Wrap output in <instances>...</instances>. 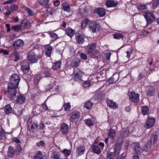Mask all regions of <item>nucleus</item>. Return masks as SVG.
Wrapping results in <instances>:
<instances>
[{
	"mask_svg": "<svg viewBox=\"0 0 159 159\" xmlns=\"http://www.w3.org/2000/svg\"><path fill=\"white\" fill-rule=\"evenodd\" d=\"M18 86L8 84V92L10 95V98L13 100L16 99V93L17 92V88Z\"/></svg>",
	"mask_w": 159,
	"mask_h": 159,
	"instance_id": "1",
	"label": "nucleus"
},
{
	"mask_svg": "<svg viewBox=\"0 0 159 159\" xmlns=\"http://www.w3.org/2000/svg\"><path fill=\"white\" fill-rule=\"evenodd\" d=\"M34 52L35 50L33 49L28 53V59L30 63H35L38 61V57L35 53Z\"/></svg>",
	"mask_w": 159,
	"mask_h": 159,
	"instance_id": "2",
	"label": "nucleus"
},
{
	"mask_svg": "<svg viewBox=\"0 0 159 159\" xmlns=\"http://www.w3.org/2000/svg\"><path fill=\"white\" fill-rule=\"evenodd\" d=\"M10 83L9 84L12 85L18 86L20 78L19 75L16 74H13L10 78Z\"/></svg>",
	"mask_w": 159,
	"mask_h": 159,
	"instance_id": "3",
	"label": "nucleus"
},
{
	"mask_svg": "<svg viewBox=\"0 0 159 159\" xmlns=\"http://www.w3.org/2000/svg\"><path fill=\"white\" fill-rule=\"evenodd\" d=\"M129 99L132 102L135 103H137L139 102V94L132 91L129 93Z\"/></svg>",
	"mask_w": 159,
	"mask_h": 159,
	"instance_id": "4",
	"label": "nucleus"
},
{
	"mask_svg": "<svg viewBox=\"0 0 159 159\" xmlns=\"http://www.w3.org/2000/svg\"><path fill=\"white\" fill-rule=\"evenodd\" d=\"M80 117V113L77 111L72 112L70 115V120L72 122L78 121Z\"/></svg>",
	"mask_w": 159,
	"mask_h": 159,
	"instance_id": "5",
	"label": "nucleus"
},
{
	"mask_svg": "<svg viewBox=\"0 0 159 159\" xmlns=\"http://www.w3.org/2000/svg\"><path fill=\"white\" fill-rule=\"evenodd\" d=\"M83 74L80 70H74V78L75 80L78 81L83 80L82 77Z\"/></svg>",
	"mask_w": 159,
	"mask_h": 159,
	"instance_id": "6",
	"label": "nucleus"
},
{
	"mask_svg": "<svg viewBox=\"0 0 159 159\" xmlns=\"http://www.w3.org/2000/svg\"><path fill=\"white\" fill-rule=\"evenodd\" d=\"M143 15L146 20L147 25L150 24L155 19L154 16L150 12L145 13Z\"/></svg>",
	"mask_w": 159,
	"mask_h": 159,
	"instance_id": "7",
	"label": "nucleus"
},
{
	"mask_svg": "<svg viewBox=\"0 0 159 159\" xmlns=\"http://www.w3.org/2000/svg\"><path fill=\"white\" fill-rule=\"evenodd\" d=\"M155 121V119L154 117L150 116L148 118L146 121L145 127L146 129H150L154 125Z\"/></svg>",
	"mask_w": 159,
	"mask_h": 159,
	"instance_id": "8",
	"label": "nucleus"
},
{
	"mask_svg": "<svg viewBox=\"0 0 159 159\" xmlns=\"http://www.w3.org/2000/svg\"><path fill=\"white\" fill-rule=\"evenodd\" d=\"M38 126V123L37 122H30L29 125V129L30 132L34 133L37 131Z\"/></svg>",
	"mask_w": 159,
	"mask_h": 159,
	"instance_id": "9",
	"label": "nucleus"
},
{
	"mask_svg": "<svg viewBox=\"0 0 159 159\" xmlns=\"http://www.w3.org/2000/svg\"><path fill=\"white\" fill-rule=\"evenodd\" d=\"M90 29L93 33H95L98 31L100 28V25L98 23L93 22L89 24Z\"/></svg>",
	"mask_w": 159,
	"mask_h": 159,
	"instance_id": "10",
	"label": "nucleus"
},
{
	"mask_svg": "<svg viewBox=\"0 0 159 159\" xmlns=\"http://www.w3.org/2000/svg\"><path fill=\"white\" fill-rule=\"evenodd\" d=\"M24 44L23 41L21 39H18L14 42L12 44V46L15 49H17L22 47Z\"/></svg>",
	"mask_w": 159,
	"mask_h": 159,
	"instance_id": "11",
	"label": "nucleus"
},
{
	"mask_svg": "<svg viewBox=\"0 0 159 159\" xmlns=\"http://www.w3.org/2000/svg\"><path fill=\"white\" fill-rule=\"evenodd\" d=\"M132 148L136 154H139L141 151V148L139 143L137 142H134L131 145Z\"/></svg>",
	"mask_w": 159,
	"mask_h": 159,
	"instance_id": "12",
	"label": "nucleus"
},
{
	"mask_svg": "<svg viewBox=\"0 0 159 159\" xmlns=\"http://www.w3.org/2000/svg\"><path fill=\"white\" fill-rule=\"evenodd\" d=\"M18 9V7L16 5L12 4L8 7L6 12L4 14L6 16H8L11 14L14 11L17 10Z\"/></svg>",
	"mask_w": 159,
	"mask_h": 159,
	"instance_id": "13",
	"label": "nucleus"
},
{
	"mask_svg": "<svg viewBox=\"0 0 159 159\" xmlns=\"http://www.w3.org/2000/svg\"><path fill=\"white\" fill-rule=\"evenodd\" d=\"M75 38L77 42L80 44H82L84 42V36L80 34H77L75 35Z\"/></svg>",
	"mask_w": 159,
	"mask_h": 159,
	"instance_id": "14",
	"label": "nucleus"
},
{
	"mask_svg": "<svg viewBox=\"0 0 159 159\" xmlns=\"http://www.w3.org/2000/svg\"><path fill=\"white\" fill-rule=\"evenodd\" d=\"M96 48V45L94 43L88 46L85 49V52L87 53H93Z\"/></svg>",
	"mask_w": 159,
	"mask_h": 159,
	"instance_id": "15",
	"label": "nucleus"
},
{
	"mask_svg": "<svg viewBox=\"0 0 159 159\" xmlns=\"http://www.w3.org/2000/svg\"><path fill=\"white\" fill-rule=\"evenodd\" d=\"M69 130L68 125L65 123L61 124L60 131L62 134H64L68 133Z\"/></svg>",
	"mask_w": 159,
	"mask_h": 159,
	"instance_id": "16",
	"label": "nucleus"
},
{
	"mask_svg": "<svg viewBox=\"0 0 159 159\" xmlns=\"http://www.w3.org/2000/svg\"><path fill=\"white\" fill-rule=\"evenodd\" d=\"M117 4V2H116L113 0H107L106 2V4L107 7H116Z\"/></svg>",
	"mask_w": 159,
	"mask_h": 159,
	"instance_id": "17",
	"label": "nucleus"
},
{
	"mask_svg": "<svg viewBox=\"0 0 159 159\" xmlns=\"http://www.w3.org/2000/svg\"><path fill=\"white\" fill-rule=\"evenodd\" d=\"M52 48L49 45L45 46L44 52L45 55L48 57H50L52 52Z\"/></svg>",
	"mask_w": 159,
	"mask_h": 159,
	"instance_id": "18",
	"label": "nucleus"
},
{
	"mask_svg": "<svg viewBox=\"0 0 159 159\" xmlns=\"http://www.w3.org/2000/svg\"><path fill=\"white\" fill-rule=\"evenodd\" d=\"M33 159H43V153L40 151H38L35 152L33 156Z\"/></svg>",
	"mask_w": 159,
	"mask_h": 159,
	"instance_id": "19",
	"label": "nucleus"
},
{
	"mask_svg": "<svg viewBox=\"0 0 159 159\" xmlns=\"http://www.w3.org/2000/svg\"><path fill=\"white\" fill-rule=\"evenodd\" d=\"M150 138V143L151 144L156 143L158 139L156 133L153 132Z\"/></svg>",
	"mask_w": 159,
	"mask_h": 159,
	"instance_id": "20",
	"label": "nucleus"
},
{
	"mask_svg": "<svg viewBox=\"0 0 159 159\" xmlns=\"http://www.w3.org/2000/svg\"><path fill=\"white\" fill-rule=\"evenodd\" d=\"M85 150V148L84 146H80L77 148L76 153L77 155L79 156H80L83 155L84 153V152Z\"/></svg>",
	"mask_w": 159,
	"mask_h": 159,
	"instance_id": "21",
	"label": "nucleus"
},
{
	"mask_svg": "<svg viewBox=\"0 0 159 159\" xmlns=\"http://www.w3.org/2000/svg\"><path fill=\"white\" fill-rule=\"evenodd\" d=\"M4 112L5 114H8L11 113L13 111V109L10 104H8L5 106L4 107Z\"/></svg>",
	"mask_w": 159,
	"mask_h": 159,
	"instance_id": "22",
	"label": "nucleus"
},
{
	"mask_svg": "<svg viewBox=\"0 0 159 159\" xmlns=\"http://www.w3.org/2000/svg\"><path fill=\"white\" fill-rule=\"evenodd\" d=\"M25 99V96L23 95H20L17 96L16 98V102L19 104H23Z\"/></svg>",
	"mask_w": 159,
	"mask_h": 159,
	"instance_id": "23",
	"label": "nucleus"
},
{
	"mask_svg": "<svg viewBox=\"0 0 159 159\" xmlns=\"http://www.w3.org/2000/svg\"><path fill=\"white\" fill-rule=\"evenodd\" d=\"M92 148L95 153L99 154L101 152V148L98 145H93L92 146Z\"/></svg>",
	"mask_w": 159,
	"mask_h": 159,
	"instance_id": "24",
	"label": "nucleus"
},
{
	"mask_svg": "<svg viewBox=\"0 0 159 159\" xmlns=\"http://www.w3.org/2000/svg\"><path fill=\"white\" fill-rule=\"evenodd\" d=\"M16 154V152L14 148L10 146L8 148V150L7 152V155L9 157H12L14 156V154Z\"/></svg>",
	"mask_w": 159,
	"mask_h": 159,
	"instance_id": "25",
	"label": "nucleus"
},
{
	"mask_svg": "<svg viewBox=\"0 0 159 159\" xmlns=\"http://www.w3.org/2000/svg\"><path fill=\"white\" fill-rule=\"evenodd\" d=\"M62 6L63 10L65 11L69 12L71 11L70 5L68 3L66 2H63L62 4Z\"/></svg>",
	"mask_w": 159,
	"mask_h": 159,
	"instance_id": "26",
	"label": "nucleus"
},
{
	"mask_svg": "<svg viewBox=\"0 0 159 159\" xmlns=\"http://www.w3.org/2000/svg\"><path fill=\"white\" fill-rule=\"evenodd\" d=\"M107 102L108 106L112 108L116 109L117 108V106L116 103L113 102L112 100H107Z\"/></svg>",
	"mask_w": 159,
	"mask_h": 159,
	"instance_id": "27",
	"label": "nucleus"
},
{
	"mask_svg": "<svg viewBox=\"0 0 159 159\" xmlns=\"http://www.w3.org/2000/svg\"><path fill=\"white\" fill-rule=\"evenodd\" d=\"M95 12L97 13L99 16L102 17L105 15L106 11L103 8H99L95 10Z\"/></svg>",
	"mask_w": 159,
	"mask_h": 159,
	"instance_id": "28",
	"label": "nucleus"
},
{
	"mask_svg": "<svg viewBox=\"0 0 159 159\" xmlns=\"http://www.w3.org/2000/svg\"><path fill=\"white\" fill-rule=\"evenodd\" d=\"M80 62V59L78 58L75 57L72 61L71 65L73 67H76L78 66Z\"/></svg>",
	"mask_w": 159,
	"mask_h": 159,
	"instance_id": "29",
	"label": "nucleus"
},
{
	"mask_svg": "<svg viewBox=\"0 0 159 159\" xmlns=\"http://www.w3.org/2000/svg\"><path fill=\"white\" fill-rule=\"evenodd\" d=\"M155 89L153 86H150L148 87V90L147 93V94L148 96L153 95L155 93Z\"/></svg>",
	"mask_w": 159,
	"mask_h": 159,
	"instance_id": "30",
	"label": "nucleus"
},
{
	"mask_svg": "<svg viewBox=\"0 0 159 159\" xmlns=\"http://www.w3.org/2000/svg\"><path fill=\"white\" fill-rule=\"evenodd\" d=\"M94 120L92 117L86 119L85 121L86 125L89 126H93L94 125Z\"/></svg>",
	"mask_w": 159,
	"mask_h": 159,
	"instance_id": "31",
	"label": "nucleus"
},
{
	"mask_svg": "<svg viewBox=\"0 0 159 159\" xmlns=\"http://www.w3.org/2000/svg\"><path fill=\"white\" fill-rule=\"evenodd\" d=\"M116 132L114 129H110L108 134V137L111 139H113L115 136Z\"/></svg>",
	"mask_w": 159,
	"mask_h": 159,
	"instance_id": "32",
	"label": "nucleus"
},
{
	"mask_svg": "<svg viewBox=\"0 0 159 159\" xmlns=\"http://www.w3.org/2000/svg\"><path fill=\"white\" fill-rule=\"evenodd\" d=\"M61 64V62L60 61H57L53 63L52 66V69L57 70V69H60Z\"/></svg>",
	"mask_w": 159,
	"mask_h": 159,
	"instance_id": "33",
	"label": "nucleus"
},
{
	"mask_svg": "<svg viewBox=\"0 0 159 159\" xmlns=\"http://www.w3.org/2000/svg\"><path fill=\"white\" fill-rule=\"evenodd\" d=\"M21 70H29L30 66L29 64L26 61L21 63Z\"/></svg>",
	"mask_w": 159,
	"mask_h": 159,
	"instance_id": "34",
	"label": "nucleus"
},
{
	"mask_svg": "<svg viewBox=\"0 0 159 159\" xmlns=\"http://www.w3.org/2000/svg\"><path fill=\"white\" fill-rule=\"evenodd\" d=\"M56 47V51L60 53L61 54L64 49L63 45L61 44H58L57 45Z\"/></svg>",
	"mask_w": 159,
	"mask_h": 159,
	"instance_id": "35",
	"label": "nucleus"
},
{
	"mask_svg": "<svg viewBox=\"0 0 159 159\" xmlns=\"http://www.w3.org/2000/svg\"><path fill=\"white\" fill-rule=\"evenodd\" d=\"M142 113L143 115H148L149 112V109L148 106H143L141 107Z\"/></svg>",
	"mask_w": 159,
	"mask_h": 159,
	"instance_id": "36",
	"label": "nucleus"
},
{
	"mask_svg": "<svg viewBox=\"0 0 159 159\" xmlns=\"http://www.w3.org/2000/svg\"><path fill=\"white\" fill-rule=\"evenodd\" d=\"M138 10L139 12H145L148 10V8L146 5H140L138 7Z\"/></svg>",
	"mask_w": 159,
	"mask_h": 159,
	"instance_id": "37",
	"label": "nucleus"
},
{
	"mask_svg": "<svg viewBox=\"0 0 159 159\" xmlns=\"http://www.w3.org/2000/svg\"><path fill=\"white\" fill-rule=\"evenodd\" d=\"M66 34L70 38L72 37L74 34V30L70 28H68L66 30Z\"/></svg>",
	"mask_w": 159,
	"mask_h": 159,
	"instance_id": "38",
	"label": "nucleus"
},
{
	"mask_svg": "<svg viewBox=\"0 0 159 159\" xmlns=\"http://www.w3.org/2000/svg\"><path fill=\"white\" fill-rule=\"evenodd\" d=\"M21 25H15L12 26L11 27V29L16 32H19L21 29Z\"/></svg>",
	"mask_w": 159,
	"mask_h": 159,
	"instance_id": "39",
	"label": "nucleus"
},
{
	"mask_svg": "<svg viewBox=\"0 0 159 159\" xmlns=\"http://www.w3.org/2000/svg\"><path fill=\"white\" fill-rule=\"evenodd\" d=\"M16 152V155H17L20 154L22 150V148L20 144H17L16 147V149L15 150Z\"/></svg>",
	"mask_w": 159,
	"mask_h": 159,
	"instance_id": "40",
	"label": "nucleus"
},
{
	"mask_svg": "<svg viewBox=\"0 0 159 159\" xmlns=\"http://www.w3.org/2000/svg\"><path fill=\"white\" fill-rule=\"evenodd\" d=\"M48 12L50 15L55 16L56 15L57 11L56 10L53 8H48L47 10Z\"/></svg>",
	"mask_w": 159,
	"mask_h": 159,
	"instance_id": "41",
	"label": "nucleus"
},
{
	"mask_svg": "<svg viewBox=\"0 0 159 159\" xmlns=\"http://www.w3.org/2000/svg\"><path fill=\"white\" fill-rule=\"evenodd\" d=\"M93 103L90 101H88L84 104V107L87 109H90L93 105Z\"/></svg>",
	"mask_w": 159,
	"mask_h": 159,
	"instance_id": "42",
	"label": "nucleus"
},
{
	"mask_svg": "<svg viewBox=\"0 0 159 159\" xmlns=\"http://www.w3.org/2000/svg\"><path fill=\"white\" fill-rule=\"evenodd\" d=\"M113 36L114 38L116 39H123L124 38V36L120 33H115L114 34H113Z\"/></svg>",
	"mask_w": 159,
	"mask_h": 159,
	"instance_id": "43",
	"label": "nucleus"
},
{
	"mask_svg": "<svg viewBox=\"0 0 159 159\" xmlns=\"http://www.w3.org/2000/svg\"><path fill=\"white\" fill-rule=\"evenodd\" d=\"M89 21L88 19H84L82 22L81 24L82 28L83 29H84V28H85L86 26V25L89 23Z\"/></svg>",
	"mask_w": 159,
	"mask_h": 159,
	"instance_id": "44",
	"label": "nucleus"
},
{
	"mask_svg": "<svg viewBox=\"0 0 159 159\" xmlns=\"http://www.w3.org/2000/svg\"><path fill=\"white\" fill-rule=\"evenodd\" d=\"M130 134V131L127 129L125 130L121 133V134L123 137H126L128 136Z\"/></svg>",
	"mask_w": 159,
	"mask_h": 159,
	"instance_id": "45",
	"label": "nucleus"
},
{
	"mask_svg": "<svg viewBox=\"0 0 159 159\" xmlns=\"http://www.w3.org/2000/svg\"><path fill=\"white\" fill-rule=\"evenodd\" d=\"M5 138V134L3 129L0 128V140L4 139Z\"/></svg>",
	"mask_w": 159,
	"mask_h": 159,
	"instance_id": "46",
	"label": "nucleus"
},
{
	"mask_svg": "<svg viewBox=\"0 0 159 159\" xmlns=\"http://www.w3.org/2000/svg\"><path fill=\"white\" fill-rule=\"evenodd\" d=\"M29 24V22L28 20L24 19L20 23V25L22 27H25Z\"/></svg>",
	"mask_w": 159,
	"mask_h": 159,
	"instance_id": "47",
	"label": "nucleus"
},
{
	"mask_svg": "<svg viewBox=\"0 0 159 159\" xmlns=\"http://www.w3.org/2000/svg\"><path fill=\"white\" fill-rule=\"evenodd\" d=\"M60 154L57 152H54L53 154L52 158L53 159H59L60 158Z\"/></svg>",
	"mask_w": 159,
	"mask_h": 159,
	"instance_id": "48",
	"label": "nucleus"
},
{
	"mask_svg": "<svg viewBox=\"0 0 159 159\" xmlns=\"http://www.w3.org/2000/svg\"><path fill=\"white\" fill-rule=\"evenodd\" d=\"M40 78L41 76L40 75H37L35 77L34 79V84H36V85H37L38 84L39 82V81L40 79Z\"/></svg>",
	"mask_w": 159,
	"mask_h": 159,
	"instance_id": "49",
	"label": "nucleus"
},
{
	"mask_svg": "<svg viewBox=\"0 0 159 159\" xmlns=\"http://www.w3.org/2000/svg\"><path fill=\"white\" fill-rule=\"evenodd\" d=\"M63 107H64V109L65 111H69L71 107L70 103L68 102L67 103H65L63 106Z\"/></svg>",
	"mask_w": 159,
	"mask_h": 159,
	"instance_id": "50",
	"label": "nucleus"
},
{
	"mask_svg": "<svg viewBox=\"0 0 159 159\" xmlns=\"http://www.w3.org/2000/svg\"><path fill=\"white\" fill-rule=\"evenodd\" d=\"M62 152L66 157H67L70 155L71 151L69 150L65 149L63 150Z\"/></svg>",
	"mask_w": 159,
	"mask_h": 159,
	"instance_id": "51",
	"label": "nucleus"
},
{
	"mask_svg": "<svg viewBox=\"0 0 159 159\" xmlns=\"http://www.w3.org/2000/svg\"><path fill=\"white\" fill-rule=\"evenodd\" d=\"M120 146H116L114 149V153L115 155H118L120 152Z\"/></svg>",
	"mask_w": 159,
	"mask_h": 159,
	"instance_id": "52",
	"label": "nucleus"
},
{
	"mask_svg": "<svg viewBox=\"0 0 159 159\" xmlns=\"http://www.w3.org/2000/svg\"><path fill=\"white\" fill-rule=\"evenodd\" d=\"M133 51V49L132 47L129 48L128 50L126 52L127 56L126 57L128 58H130V55L132 54Z\"/></svg>",
	"mask_w": 159,
	"mask_h": 159,
	"instance_id": "53",
	"label": "nucleus"
},
{
	"mask_svg": "<svg viewBox=\"0 0 159 159\" xmlns=\"http://www.w3.org/2000/svg\"><path fill=\"white\" fill-rule=\"evenodd\" d=\"M52 74V72L50 71V70H45L44 72V75L45 77H51Z\"/></svg>",
	"mask_w": 159,
	"mask_h": 159,
	"instance_id": "54",
	"label": "nucleus"
},
{
	"mask_svg": "<svg viewBox=\"0 0 159 159\" xmlns=\"http://www.w3.org/2000/svg\"><path fill=\"white\" fill-rule=\"evenodd\" d=\"M115 155L113 152H109L107 155V159H113L114 158Z\"/></svg>",
	"mask_w": 159,
	"mask_h": 159,
	"instance_id": "55",
	"label": "nucleus"
},
{
	"mask_svg": "<svg viewBox=\"0 0 159 159\" xmlns=\"http://www.w3.org/2000/svg\"><path fill=\"white\" fill-rule=\"evenodd\" d=\"M152 3L153 7L156 8L159 5V0H153Z\"/></svg>",
	"mask_w": 159,
	"mask_h": 159,
	"instance_id": "56",
	"label": "nucleus"
},
{
	"mask_svg": "<svg viewBox=\"0 0 159 159\" xmlns=\"http://www.w3.org/2000/svg\"><path fill=\"white\" fill-rule=\"evenodd\" d=\"M39 2L41 5H46L48 2V0H39Z\"/></svg>",
	"mask_w": 159,
	"mask_h": 159,
	"instance_id": "57",
	"label": "nucleus"
},
{
	"mask_svg": "<svg viewBox=\"0 0 159 159\" xmlns=\"http://www.w3.org/2000/svg\"><path fill=\"white\" fill-rule=\"evenodd\" d=\"M36 144L38 147L40 146H44L45 145V143L43 141L41 140L40 141L37 142Z\"/></svg>",
	"mask_w": 159,
	"mask_h": 159,
	"instance_id": "58",
	"label": "nucleus"
},
{
	"mask_svg": "<svg viewBox=\"0 0 159 159\" xmlns=\"http://www.w3.org/2000/svg\"><path fill=\"white\" fill-rule=\"evenodd\" d=\"M50 36L51 38L53 39L54 40H56L58 38L57 35L54 33H50Z\"/></svg>",
	"mask_w": 159,
	"mask_h": 159,
	"instance_id": "59",
	"label": "nucleus"
},
{
	"mask_svg": "<svg viewBox=\"0 0 159 159\" xmlns=\"http://www.w3.org/2000/svg\"><path fill=\"white\" fill-rule=\"evenodd\" d=\"M25 10L29 15H32L34 13V12L33 10H30L29 8L27 7L25 8Z\"/></svg>",
	"mask_w": 159,
	"mask_h": 159,
	"instance_id": "60",
	"label": "nucleus"
},
{
	"mask_svg": "<svg viewBox=\"0 0 159 159\" xmlns=\"http://www.w3.org/2000/svg\"><path fill=\"white\" fill-rule=\"evenodd\" d=\"M80 57L82 59L84 60L87 59V55L84 53L82 52L80 54Z\"/></svg>",
	"mask_w": 159,
	"mask_h": 159,
	"instance_id": "61",
	"label": "nucleus"
},
{
	"mask_svg": "<svg viewBox=\"0 0 159 159\" xmlns=\"http://www.w3.org/2000/svg\"><path fill=\"white\" fill-rule=\"evenodd\" d=\"M53 86V84L50 83L48 84V85L46 87V89L47 91H48L50 90V89H51L52 87Z\"/></svg>",
	"mask_w": 159,
	"mask_h": 159,
	"instance_id": "62",
	"label": "nucleus"
},
{
	"mask_svg": "<svg viewBox=\"0 0 159 159\" xmlns=\"http://www.w3.org/2000/svg\"><path fill=\"white\" fill-rule=\"evenodd\" d=\"M12 139L14 142L16 143H20V140L16 137H14L12 138Z\"/></svg>",
	"mask_w": 159,
	"mask_h": 159,
	"instance_id": "63",
	"label": "nucleus"
},
{
	"mask_svg": "<svg viewBox=\"0 0 159 159\" xmlns=\"http://www.w3.org/2000/svg\"><path fill=\"white\" fill-rule=\"evenodd\" d=\"M149 150L148 148L146 146V145H144L143 147L142 148H141V151H148Z\"/></svg>",
	"mask_w": 159,
	"mask_h": 159,
	"instance_id": "64",
	"label": "nucleus"
}]
</instances>
